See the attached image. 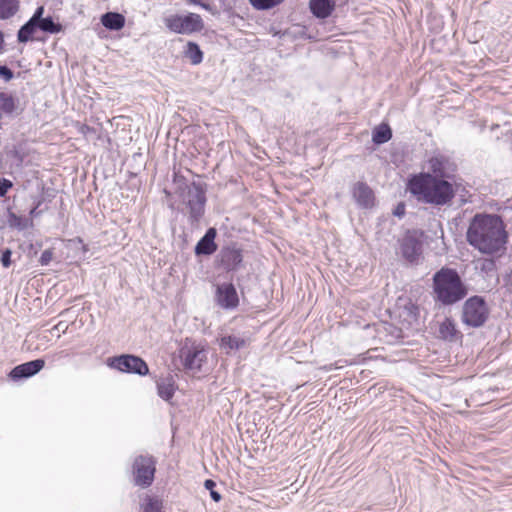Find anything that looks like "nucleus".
Listing matches in <instances>:
<instances>
[{"label":"nucleus","instance_id":"nucleus-1","mask_svg":"<svg viewBox=\"0 0 512 512\" xmlns=\"http://www.w3.org/2000/svg\"><path fill=\"white\" fill-rule=\"evenodd\" d=\"M507 237L501 218L497 215L487 214L475 215L466 233L469 245L488 255L505 250Z\"/></svg>","mask_w":512,"mask_h":512},{"label":"nucleus","instance_id":"nucleus-2","mask_svg":"<svg viewBox=\"0 0 512 512\" xmlns=\"http://www.w3.org/2000/svg\"><path fill=\"white\" fill-rule=\"evenodd\" d=\"M407 190L419 201L435 206L448 205L456 190L451 182L429 172H420L409 177Z\"/></svg>","mask_w":512,"mask_h":512},{"label":"nucleus","instance_id":"nucleus-3","mask_svg":"<svg viewBox=\"0 0 512 512\" xmlns=\"http://www.w3.org/2000/svg\"><path fill=\"white\" fill-rule=\"evenodd\" d=\"M434 299L442 306H451L462 301L468 288L459 273L452 268H441L433 275Z\"/></svg>","mask_w":512,"mask_h":512},{"label":"nucleus","instance_id":"nucleus-4","mask_svg":"<svg viewBox=\"0 0 512 512\" xmlns=\"http://www.w3.org/2000/svg\"><path fill=\"white\" fill-rule=\"evenodd\" d=\"M206 192V184L202 182L193 181L188 184L183 181L177 186L176 194L187 210L188 222L191 226H197L204 217Z\"/></svg>","mask_w":512,"mask_h":512},{"label":"nucleus","instance_id":"nucleus-5","mask_svg":"<svg viewBox=\"0 0 512 512\" xmlns=\"http://www.w3.org/2000/svg\"><path fill=\"white\" fill-rule=\"evenodd\" d=\"M157 460L151 454H139L133 458L131 474L133 484L140 488L150 487L155 479Z\"/></svg>","mask_w":512,"mask_h":512},{"label":"nucleus","instance_id":"nucleus-6","mask_svg":"<svg viewBox=\"0 0 512 512\" xmlns=\"http://www.w3.org/2000/svg\"><path fill=\"white\" fill-rule=\"evenodd\" d=\"M489 316V308L482 296H472L468 298L462 308V322L472 328H478L484 325Z\"/></svg>","mask_w":512,"mask_h":512},{"label":"nucleus","instance_id":"nucleus-7","mask_svg":"<svg viewBox=\"0 0 512 512\" xmlns=\"http://www.w3.org/2000/svg\"><path fill=\"white\" fill-rule=\"evenodd\" d=\"M108 365L124 373L146 376L149 374L147 363L139 356L122 354L108 359Z\"/></svg>","mask_w":512,"mask_h":512},{"label":"nucleus","instance_id":"nucleus-8","mask_svg":"<svg viewBox=\"0 0 512 512\" xmlns=\"http://www.w3.org/2000/svg\"><path fill=\"white\" fill-rule=\"evenodd\" d=\"M165 23L169 30L178 34L200 32L204 28L201 16L196 13H188L184 16L173 15L166 18Z\"/></svg>","mask_w":512,"mask_h":512},{"label":"nucleus","instance_id":"nucleus-9","mask_svg":"<svg viewBox=\"0 0 512 512\" xmlns=\"http://www.w3.org/2000/svg\"><path fill=\"white\" fill-rule=\"evenodd\" d=\"M28 103L25 88L20 90L2 91V114L14 119L19 117L26 109Z\"/></svg>","mask_w":512,"mask_h":512},{"label":"nucleus","instance_id":"nucleus-10","mask_svg":"<svg viewBox=\"0 0 512 512\" xmlns=\"http://www.w3.org/2000/svg\"><path fill=\"white\" fill-rule=\"evenodd\" d=\"M179 357L184 369L193 372H199L207 360V354L203 348L187 342L180 348Z\"/></svg>","mask_w":512,"mask_h":512},{"label":"nucleus","instance_id":"nucleus-11","mask_svg":"<svg viewBox=\"0 0 512 512\" xmlns=\"http://www.w3.org/2000/svg\"><path fill=\"white\" fill-rule=\"evenodd\" d=\"M218 259L226 272H235L242 267L243 251L236 243L221 248Z\"/></svg>","mask_w":512,"mask_h":512},{"label":"nucleus","instance_id":"nucleus-12","mask_svg":"<svg viewBox=\"0 0 512 512\" xmlns=\"http://www.w3.org/2000/svg\"><path fill=\"white\" fill-rule=\"evenodd\" d=\"M215 300L218 306L226 310L235 309L239 305V297L232 283H222L216 288Z\"/></svg>","mask_w":512,"mask_h":512},{"label":"nucleus","instance_id":"nucleus-13","mask_svg":"<svg viewBox=\"0 0 512 512\" xmlns=\"http://www.w3.org/2000/svg\"><path fill=\"white\" fill-rule=\"evenodd\" d=\"M422 248V241L415 234L411 233H407L400 244L403 258L412 264L418 263L422 255Z\"/></svg>","mask_w":512,"mask_h":512},{"label":"nucleus","instance_id":"nucleus-14","mask_svg":"<svg viewBox=\"0 0 512 512\" xmlns=\"http://www.w3.org/2000/svg\"><path fill=\"white\" fill-rule=\"evenodd\" d=\"M44 366L45 361L42 358L31 360L15 366L8 373V378L15 382L27 379L39 373L44 368Z\"/></svg>","mask_w":512,"mask_h":512},{"label":"nucleus","instance_id":"nucleus-15","mask_svg":"<svg viewBox=\"0 0 512 512\" xmlns=\"http://www.w3.org/2000/svg\"><path fill=\"white\" fill-rule=\"evenodd\" d=\"M352 197L362 209H370L374 206L375 195L373 190L365 182L358 181L352 186Z\"/></svg>","mask_w":512,"mask_h":512},{"label":"nucleus","instance_id":"nucleus-16","mask_svg":"<svg viewBox=\"0 0 512 512\" xmlns=\"http://www.w3.org/2000/svg\"><path fill=\"white\" fill-rule=\"evenodd\" d=\"M217 236V230L214 227H210L206 230L205 234L200 238L194 248L196 256H210L214 254L218 245L215 242Z\"/></svg>","mask_w":512,"mask_h":512},{"label":"nucleus","instance_id":"nucleus-17","mask_svg":"<svg viewBox=\"0 0 512 512\" xmlns=\"http://www.w3.org/2000/svg\"><path fill=\"white\" fill-rule=\"evenodd\" d=\"M428 168L429 173L432 174V176H436L442 179L449 178L450 172L453 171L450 169V161L447 157L443 155H436L431 157L428 160Z\"/></svg>","mask_w":512,"mask_h":512},{"label":"nucleus","instance_id":"nucleus-18","mask_svg":"<svg viewBox=\"0 0 512 512\" xmlns=\"http://www.w3.org/2000/svg\"><path fill=\"white\" fill-rule=\"evenodd\" d=\"M309 8L311 13L319 18L325 19L329 17L335 9L334 0H310Z\"/></svg>","mask_w":512,"mask_h":512},{"label":"nucleus","instance_id":"nucleus-19","mask_svg":"<svg viewBox=\"0 0 512 512\" xmlns=\"http://www.w3.org/2000/svg\"><path fill=\"white\" fill-rule=\"evenodd\" d=\"M101 24L110 31H119L125 26V17L118 12H106L101 16Z\"/></svg>","mask_w":512,"mask_h":512},{"label":"nucleus","instance_id":"nucleus-20","mask_svg":"<svg viewBox=\"0 0 512 512\" xmlns=\"http://www.w3.org/2000/svg\"><path fill=\"white\" fill-rule=\"evenodd\" d=\"M6 209L7 222L11 228L22 231L28 228L29 226L33 225V221L31 218L17 215L15 212H13L12 207L10 205H7Z\"/></svg>","mask_w":512,"mask_h":512},{"label":"nucleus","instance_id":"nucleus-21","mask_svg":"<svg viewBox=\"0 0 512 512\" xmlns=\"http://www.w3.org/2000/svg\"><path fill=\"white\" fill-rule=\"evenodd\" d=\"M157 393L165 401L172 399L175 393V383L172 377L162 378L157 381Z\"/></svg>","mask_w":512,"mask_h":512},{"label":"nucleus","instance_id":"nucleus-22","mask_svg":"<svg viewBox=\"0 0 512 512\" xmlns=\"http://www.w3.org/2000/svg\"><path fill=\"white\" fill-rule=\"evenodd\" d=\"M219 346L229 354L233 350H239L245 347L246 340L235 335H226L220 338Z\"/></svg>","mask_w":512,"mask_h":512},{"label":"nucleus","instance_id":"nucleus-23","mask_svg":"<svg viewBox=\"0 0 512 512\" xmlns=\"http://www.w3.org/2000/svg\"><path fill=\"white\" fill-rule=\"evenodd\" d=\"M392 138V129L386 123H382L374 128L372 132V141L376 145L387 143Z\"/></svg>","mask_w":512,"mask_h":512},{"label":"nucleus","instance_id":"nucleus-24","mask_svg":"<svg viewBox=\"0 0 512 512\" xmlns=\"http://www.w3.org/2000/svg\"><path fill=\"white\" fill-rule=\"evenodd\" d=\"M439 337L443 340L453 341L457 335V329L451 318H446L439 326Z\"/></svg>","mask_w":512,"mask_h":512},{"label":"nucleus","instance_id":"nucleus-25","mask_svg":"<svg viewBox=\"0 0 512 512\" xmlns=\"http://www.w3.org/2000/svg\"><path fill=\"white\" fill-rule=\"evenodd\" d=\"M38 30L37 23L34 21L28 20L21 28L18 30L17 39L20 43H27L28 41L33 39V35Z\"/></svg>","mask_w":512,"mask_h":512},{"label":"nucleus","instance_id":"nucleus-26","mask_svg":"<svg viewBox=\"0 0 512 512\" xmlns=\"http://www.w3.org/2000/svg\"><path fill=\"white\" fill-rule=\"evenodd\" d=\"M184 55L188 58L193 65H198L203 61V52L199 45L195 42L189 41L187 43Z\"/></svg>","mask_w":512,"mask_h":512},{"label":"nucleus","instance_id":"nucleus-27","mask_svg":"<svg viewBox=\"0 0 512 512\" xmlns=\"http://www.w3.org/2000/svg\"><path fill=\"white\" fill-rule=\"evenodd\" d=\"M37 26L39 30L49 34H56L62 31V25L59 22H55L51 16L42 18L37 23Z\"/></svg>","mask_w":512,"mask_h":512},{"label":"nucleus","instance_id":"nucleus-28","mask_svg":"<svg viewBox=\"0 0 512 512\" xmlns=\"http://www.w3.org/2000/svg\"><path fill=\"white\" fill-rule=\"evenodd\" d=\"M19 10V0H2V20L14 16Z\"/></svg>","mask_w":512,"mask_h":512},{"label":"nucleus","instance_id":"nucleus-29","mask_svg":"<svg viewBox=\"0 0 512 512\" xmlns=\"http://www.w3.org/2000/svg\"><path fill=\"white\" fill-rule=\"evenodd\" d=\"M6 158L11 161V166L20 167L24 160V153L21 149L13 146L11 149L7 148Z\"/></svg>","mask_w":512,"mask_h":512},{"label":"nucleus","instance_id":"nucleus-30","mask_svg":"<svg viewBox=\"0 0 512 512\" xmlns=\"http://www.w3.org/2000/svg\"><path fill=\"white\" fill-rule=\"evenodd\" d=\"M249 3L252 5L253 8L257 10H270L281 3H283L285 0H248Z\"/></svg>","mask_w":512,"mask_h":512},{"label":"nucleus","instance_id":"nucleus-31","mask_svg":"<svg viewBox=\"0 0 512 512\" xmlns=\"http://www.w3.org/2000/svg\"><path fill=\"white\" fill-rule=\"evenodd\" d=\"M163 503L160 499L148 497L144 506V512H163Z\"/></svg>","mask_w":512,"mask_h":512},{"label":"nucleus","instance_id":"nucleus-32","mask_svg":"<svg viewBox=\"0 0 512 512\" xmlns=\"http://www.w3.org/2000/svg\"><path fill=\"white\" fill-rule=\"evenodd\" d=\"M215 486H216V483L212 479H206L204 482V487H205V489L210 491V496H211L212 500L215 502H219L221 500L222 496L219 492L214 490Z\"/></svg>","mask_w":512,"mask_h":512},{"label":"nucleus","instance_id":"nucleus-33","mask_svg":"<svg viewBox=\"0 0 512 512\" xmlns=\"http://www.w3.org/2000/svg\"><path fill=\"white\" fill-rule=\"evenodd\" d=\"M22 78L23 72H18L16 75L14 72L6 65H2V80L8 82L13 78Z\"/></svg>","mask_w":512,"mask_h":512},{"label":"nucleus","instance_id":"nucleus-34","mask_svg":"<svg viewBox=\"0 0 512 512\" xmlns=\"http://www.w3.org/2000/svg\"><path fill=\"white\" fill-rule=\"evenodd\" d=\"M42 202H43V199L42 200H39L35 207H33L30 211V217L29 218H34V217H38L40 215H42L46 210H47V206L45 207H41L42 206Z\"/></svg>","mask_w":512,"mask_h":512},{"label":"nucleus","instance_id":"nucleus-35","mask_svg":"<svg viewBox=\"0 0 512 512\" xmlns=\"http://www.w3.org/2000/svg\"><path fill=\"white\" fill-rule=\"evenodd\" d=\"M496 269V263L493 259H484L481 263V271L485 273H490L495 271Z\"/></svg>","mask_w":512,"mask_h":512},{"label":"nucleus","instance_id":"nucleus-36","mask_svg":"<svg viewBox=\"0 0 512 512\" xmlns=\"http://www.w3.org/2000/svg\"><path fill=\"white\" fill-rule=\"evenodd\" d=\"M53 258V251L51 249H46L42 252L39 262L42 266L48 265Z\"/></svg>","mask_w":512,"mask_h":512},{"label":"nucleus","instance_id":"nucleus-37","mask_svg":"<svg viewBox=\"0 0 512 512\" xmlns=\"http://www.w3.org/2000/svg\"><path fill=\"white\" fill-rule=\"evenodd\" d=\"M13 187V183L12 181L6 179V178H2V202H5L6 199V194L7 192Z\"/></svg>","mask_w":512,"mask_h":512},{"label":"nucleus","instance_id":"nucleus-38","mask_svg":"<svg viewBox=\"0 0 512 512\" xmlns=\"http://www.w3.org/2000/svg\"><path fill=\"white\" fill-rule=\"evenodd\" d=\"M406 212V205L404 202H399L393 210V215L402 218Z\"/></svg>","mask_w":512,"mask_h":512},{"label":"nucleus","instance_id":"nucleus-39","mask_svg":"<svg viewBox=\"0 0 512 512\" xmlns=\"http://www.w3.org/2000/svg\"><path fill=\"white\" fill-rule=\"evenodd\" d=\"M12 252L10 249L2 250V266L9 267L11 264Z\"/></svg>","mask_w":512,"mask_h":512},{"label":"nucleus","instance_id":"nucleus-40","mask_svg":"<svg viewBox=\"0 0 512 512\" xmlns=\"http://www.w3.org/2000/svg\"><path fill=\"white\" fill-rule=\"evenodd\" d=\"M43 14H44V7L39 6L36 8L34 14L32 15V17L29 20L34 21L35 23H38L42 18H44Z\"/></svg>","mask_w":512,"mask_h":512},{"label":"nucleus","instance_id":"nucleus-41","mask_svg":"<svg viewBox=\"0 0 512 512\" xmlns=\"http://www.w3.org/2000/svg\"><path fill=\"white\" fill-rule=\"evenodd\" d=\"M67 329L68 325L63 321H60L52 328V331L65 333Z\"/></svg>","mask_w":512,"mask_h":512},{"label":"nucleus","instance_id":"nucleus-42","mask_svg":"<svg viewBox=\"0 0 512 512\" xmlns=\"http://www.w3.org/2000/svg\"><path fill=\"white\" fill-rule=\"evenodd\" d=\"M203 9L211 12L212 14H215L216 13V9L210 5L209 3H204L202 2V4L200 5Z\"/></svg>","mask_w":512,"mask_h":512},{"label":"nucleus","instance_id":"nucleus-43","mask_svg":"<svg viewBox=\"0 0 512 512\" xmlns=\"http://www.w3.org/2000/svg\"><path fill=\"white\" fill-rule=\"evenodd\" d=\"M187 2L200 6L202 2L200 0H186Z\"/></svg>","mask_w":512,"mask_h":512}]
</instances>
